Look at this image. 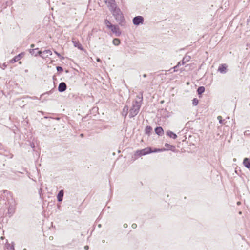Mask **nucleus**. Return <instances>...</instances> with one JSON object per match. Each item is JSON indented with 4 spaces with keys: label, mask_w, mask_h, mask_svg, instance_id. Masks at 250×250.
<instances>
[{
    "label": "nucleus",
    "mask_w": 250,
    "mask_h": 250,
    "mask_svg": "<svg viewBox=\"0 0 250 250\" xmlns=\"http://www.w3.org/2000/svg\"><path fill=\"white\" fill-rule=\"evenodd\" d=\"M143 101V93L141 96H137L135 101H133L132 105L129 111L130 118L135 117L139 113Z\"/></svg>",
    "instance_id": "nucleus-1"
},
{
    "label": "nucleus",
    "mask_w": 250,
    "mask_h": 250,
    "mask_svg": "<svg viewBox=\"0 0 250 250\" xmlns=\"http://www.w3.org/2000/svg\"><path fill=\"white\" fill-rule=\"evenodd\" d=\"M4 193L6 194L7 196V205L8 207V215L9 217H11L14 213L16 210L17 203L15 200L13 199L12 193L8 191H4Z\"/></svg>",
    "instance_id": "nucleus-2"
},
{
    "label": "nucleus",
    "mask_w": 250,
    "mask_h": 250,
    "mask_svg": "<svg viewBox=\"0 0 250 250\" xmlns=\"http://www.w3.org/2000/svg\"><path fill=\"white\" fill-rule=\"evenodd\" d=\"M112 1L113 2H114V0H112ZM111 6L112 7V14L115 18L116 21L120 25H123L125 23V21L121 10L119 8L116 7L114 3L111 4Z\"/></svg>",
    "instance_id": "nucleus-3"
},
{
    "label": "nucleus",
    "mask_w": 250,
    "mask_h": 250,
    "mask_svg": "<svg viewBox=\"0 0 250 250\" xmlns=\"http://www.w3.org/2000/svg\"><path fill=\"white\" fill-rule=\"evenodd\" d=\"M162 150V149H159L157 148H155L154 150H152L151 147H147L141 150L136 151L134 155L137 157H140L152 152H161Z\"/></svg>",
    "instance_id": "nucleus-4"
},
{
    "label": "nucleus",
    "mask_w": 250,
    "mask_h": 250,
    "mask_svg": "<svg viewBox=\"0 0 250 250\" xmlns=\"http://www.w3.org/2000/svg\"><path fill=\"white\" fill-rule=\"evenodd\" d=\"M52 55V52L50 50H45L43 51H39L37 54L35 55V56L38 55L40 56L42 58H47L49 56Z\"/></svg>",
    "instance_id": "nucleus-5"
},
{
    "label": "nucleus",
    "mask_w": 250,
    "mask_h": 250,
    "mask_svg": "<svg viewBox=\"0 0 250 250\" xmlns=\"http://www.w3.org/2000/svg\"><path fill=\"white\" fill-rule=\"evenodd\" d=\"M144 19L141 16H137L133 18L132 20L133 23L135 25L138 26L140 24H142L144 23Z\"/></svg>",
    "instance_id": "nucleus-6"
},
{
    "label": "nucleus",
    "mask_w": 250,
    "mask_h": 250,
    "mask_svg": "<svg viewBox=\"0 0 250 250\" xmlns=\"http://www.w3.org/2000/svg\"><path fill=\"white\" fill-rule=\"evenodd\" d=\"M109 29H110L113 33H115L117 36H119L121 34V32L119 31V28L117 25H111Z\"/></svg>",
    "instance_id": "nucleus-7"
},
{
    "label": "nucleus",
    "mask_w": 250,
    "mask_h": 250,
    "mask_svg": "<svg viewBox=\"0 0 250 250\" xmlns=\"http://www.w3.org/2000/svg\"><path fill=\"white\" fill-rule=\"evenodd\" d=\"M67 88L66 84L64 82H61L58 86V91L60 92H63L66 90Z\"/></svg>",
    "instance_id": "nucleus-8"
},
{
    "label": "nucleus",
    "mask_w": 250,
    "mask_h": 250,
    "mask_svg": "<svg viewBox=\"0 0 250 250\" xmlns=\"http://www.w3.org/2000/svg\"><path fill=\"white\" fill-rule=\"evenodd\" d=\"M227 65L223 64L219 66L218 70L222 74H225L227 72Z\"/></svg>",
    "instance_id": "nucleus-9"
},
{
    "label": "nucleus",
    "mask_w": 250,
    "mask_h": 250,
    "mask_svg": "<svg viewBox=\"0 0 250 250\" xmlns=\"http://www.w3.org/2000/svg\"><path fill=\"white\" fill-rule=\"evenodd\" d=\"M72 42L75 47H77L78 49H79L81 50H83V48L82 45L79 42V41L73 40L72 41Z\"/></svg>",
    "instance_id": "nucleus-10"
},
{
    "label": "nucleus",
    "mask_w": 250,
    "mask_h": 250,
    "mask_svg": "<svg viewBox=\"0 0 250 250\" xmlns=\"http://www.w3.org/2000/svg\"><path fill=\"white\" fill-rule=\"evenodd\" d=\"M155 132L159 136H162L164 134L163 129L160 126L156 127Z\"/></svg>",
    "instance_id": "nucleus-11"
},
{
    "label": "nucleus",
    "mask_w": 250,
    "mask_h": 250,
    "mask_svg": "<svg viewBox=\"0 0 250 250\" xmlns=\"http://www.w3.org/2000/svg\"><path fill=\"white\" fill-rule=\"evenodd\" d=\"M64 195V192L63 190L59 191L57 195V200L59 202H61L63 200V197Z\"/></svg>",
    "instance_id": "nucleus-12"
},
{
    "label": "nucleus",
    "mask_w": 250,
    "mask_h": 250,
    "mask_svg": "<svg viewBox=\"0 0 250 250\" xmlns=\"http://www.w3.org/2000/svg\"><path fill=\"white\" fill-rule=\"evenodd\" d=\"M191 59L190 56L186 55L181 62V65H184L187 62H188Z\"/></svg>",
    "instance_id": "nucleus-13"
},
{
    "label": "nucleus",
    "mask_w": 250,
    "mask_h": 250,
    "mask_svg": "<svg viewBox=\"0 0 250 250\" xmlns=\"http://www.w3.org/2000/svg\"><path fill=\"white\" fill-rule=\"evenodd\" d=\"M243 165L248 168H250V159L248 158H245L243 160Z\"/></svg>",
    "instance_id": "nucleus-14"
},
{
    "label": "nucleus",
    "mask_w": 250,
    "mask_h": 250,
    "mask_svg": "<svg viewBox=\"0 0 250 250\" xmlns=\"http://www.w3.org/2000/svg\"><path fill=\"white\" fill-rule=\"evenodd\" d=\"M22 55H23V54L22 53H21V54H19V55L16 56L11 60V62L14 63V62H15L18 61L19 60H20L21 58V57H22Z\"/></svg>",
    "instance_id": "nucleus-15"
},
{
    "label": "nucleus",
    "mask_w": 250,
    "mask_h": 250,
    "mask_svg": "<svg viewBox=\"0 0 250 250\" xmlns=\"http://www.w3.org/2000/svg\"><path fill=\"white\" fill-rule=\"evenodd\" d=\"M167 135L170 137V138L174 139H176L177 137V136L176 134H175L174 133L170 130H168L167 132Z\"/></svg>",
    "instance_id": "nucleus-16"
},
{
    "label": "nucleus",
    "mask_w": 250,
    "mask_h": 250,
    "mask_svg": "<svg viewBox=\"0 0 250 250\" xmlns=\"http://www.w3.org/2000/svg\"><path fill=\"white\" fill-rule=\"evenodd\" d=\"M128 113V107L127 106H125L122 112V115L125 118Z\"/></svg>",
    "instance_id": "nucleus-17"
},
{
    "label": "nucleus",
    "mask_w": 250,
    "mask_h": 250,
    "mask_svg": "<svg viewBox=\"0 0 250 250\" xmlns=\"http://www.w3.org/2000/svg\"><path fill=\"white\" fill-rule=\"evenodd\" d=\"M165 146L166 147H167V149H166V148L162 149V150L161 151H165V150H169V149L171 150L172 148L174 147V146H173L171 145H170L169 144H167V143H166L165 144Z\"/></svg>",
    "instance_id": "nucleus-18"
},
{
    "label": "nucleus",
    "mask_w": 250,
    "mask_h": 250,
    "mask_svg": "<svg viewBox=\"0 0 250 250\" xmlns=\"http://www.w3.org/2000/svg\"><path fill=\"white\" fill-rule=\"evenodd\" d=\"M205 91V87L204 86H200L197 89V92L199 95L202 94Z\"/></svg>",
    "instance_id": "nucleus-19"
},
{
    "label": "nucleus",
    "mask_w": 250,
    "mask_h": 250,
    "mask_svg": "<svg viewBox=\"0 0 250 250\" xmlns=\"http://www.w3.org/2000/svg\"><path fill=\"white\" fill-rule=\"evenodd\" d=\"M152 130V128L151 126H147L145 128V133L146 134H149Z\"/></svg>",
    "instance_id": "nucleus-20"
},
{
    "label": "nucleus",
    "mask_w": 250,
    "mask_h": 250,
    "mask_svg": "<svg viewBox=\"0 0 250 250\" xmlns=\"http://www.w3.org/2000/svg\"><path fill=\"white\" fill-rule=\"evenodd\" d=\"M112 42L114 45L117 46L120 43V40L118 38H115L113 39Z\"/></svg>",
    "instance_id": "nucleus-21"
},
{
    "label": "nucleus",
    "mask_w": 250,
    "mask_h": 250,
    "mask_svg": "<svg viewBox=\"0 0 250 250\" xmlns=\"http://www.w3.org/2000/svg\"><path fill=\"white\" fill-rule=\"evenodd\" d=\"M104 24H105L106 26L108 28H110V27H111V25H112L113 24H112L107 19L105 20L104 21Z\"/></svg>",
    "instance_id": "nucleus-22"
},
{
    "label": "nucleus",
    "mask_w": 250,
    "mask_h": 250,
    "mask_svg": "<svg viewBox=\"0 0 250 250\" xmlns=\"http://www.w3.org/2000/svg\"><path fill=\"white\" fill-rule=\"evenodd\" d=\"M181 65V62H179L176 66H175L174 67L171 68L169 70H171L172 69H173L174 72H177L178 70L177 68Z\"/></svg>",
    "instance_id": "nucleus-23"
},
{
    "label": "nucleus",
    "mask_w": 250,
    "mask_h": 250,
    "mask_svg": "<svg viewBox=\"0 0 250 250\" xmlns=\"http://www.w3.org/2000/svg\"><path fill=\"white\" fill-rule=\"evenodd\" d=\"M199 103V100L197 98H194L192 100V104L193 106H196Z\"/></svg>",
    "instance_id": "nucleus-24"
},
{
    "label": "nucleus",
    "mask_w": 250,
    "mask_h": 250,
    "mask_svg": "<svg viewBox=\"0 0 250 250\" xmlns=\"http://www.w3.org/2000/svg\"><path fill=\"white\" fill-rule=\"evenodd\" d=\"M38 50V48H35V49H31L29 50L30 53L32 55H34L37 54V52H36V50Z\"/></svg>",
    "instance_id": "nucleus-25"
},
{
    "label": "nucleus",
    "mask_w": 250,
    "mask_h": 250,
    "mask_svg": "<svg viewBox=\"0 0 250 250\" xmlns=\"http://www.w3.org/2000/svg\"><path fill=\"white\" fill-rule=\"evenodd\" d=\"M7 248L8 250H14V245H10V244H8L7 245Z\"/></svg>",
    "instance_id": "nucleus-26"
},
{
    "label": "nucleus",
    "mask_w": 250,
    "mask_h": 250,
    "mask_svg": "<svg viewBox=\"0 0 250 250\" xmlns=\"http://www.w3.org/2000/svg\"><path fill=\"white\" fill-rule=\"evenodd\" d=\"M217 119L219 120V122L220 124H223L224 121V120L222 119V118L221 116H218L217 117Z\"/></svg>",
    "instance_id": "nucleus-27"
},
{
    "label": "nucleus",
    "mask_w": 250,
    "mask_h": 250,
    "mask_svg": "<svg viewBox=\"0 0 250 250\" xmlns=\"http://www.w3.org/2000/svg\"><path fill=\"white\" fill-rule=\"evenodd\" d=\"M56 69L58 72H62L63 71L62 68L61 66H57Z\"/></svg>",
    "instance_id": "nucleus-28"
},
{
    "label": "nucleus",
    "mask_w": 250,
    "mask_h": 250,
    "mask_svg": "<svg viewBox=\"0 0 250 250\" xmlns=\"http://www.w3.org/2000/svg\"><path fill=\"white\" fill-rule=\"evenodd\" d=\"M132 227L134 229L136 228L137 227V225L136 224H133L132 225Z\"/></svg>",
    "instance_id": "nucleus-29"
},
{
    "label": "nucleus",
    "mask_w": 250,
    "mask_h": 250,
    "mask_svg": "<svg viewBox=\"0 0 250 250\" xmlns=\"http://www.w3.org/2000/svg\"><path fill=\"white\" fill-rule=\"evenodd\" d=\"M55 54H57V55L58 57H61V55H60L59 53H58L57 52L55 51Z\"/></svg>",
    "instance_id": "nucleus-30"
},
{
    "label": "nucleus",
    "mask_w": 250,
    "mask_h": 250,
    "mask_svg": "<svg viewBox=\"0 0 250 250\" xmlns=\"http://www.w3.org/2000/svg\"><path fill=\"white\" fill-rule=\"evenodd\" d=\"M84 249H85V250H88V246H84Z\"/></svg>",
    "instance_id": "nucleus-31"
},
{
    "label": "nucleus",
    "mask_w": 250,
    "mask_h": 250,
    "mask_svg": "<svg viewBox=\"0 0 250 250\" xmlns=\"http://www.w3.org/2000/svg\"><path fill=\"white\" fill-rule=\"evenodd\" d=\"M127 225L126 224H125L124 225V228H127Z\"/></svg>",
    "instance_id": "nucleus-32"
},
{
    "label": "nucleus",
    "mask_w": 250,
    "mask_h": 250,
    "mask_svg": "<svg viewBox=\"0 0 250 250\" xmlns=\"http://www.w3.org/2000/svg\"><path fill=\"white\" fill-rule=\"evenodd\" d=\"M30 46L31 48H34L35 46V45L34 44H32Z\"/></svg>",
    "instance_id": "nucleus-33"
},
{
    "label": "nucleus",
    "mask_w": 250,
    "mask_h": 250,
    "mask_svg": "<svg viewBox=\"0 0 250 250\" xmlns=\"http://www.w3.org/2000/svg\"><path fill=\"white\" fill-rule=\"evenodd\" d=\"M97 61L98 62H100L101 61L100 59V58H97Z\"/></svg>",
    "instance_id": "nucleus-34"
},
{
    "label": "nucleus",
    "mask_w": 250,
    "mask_h": 250,
    "mask_svg": "<svg viewBox=\"0 0 250 250\" xmlns=\"http://www.w3.org/2000/svg\"><path fill=\"white\" fill-rule=\"evenodd\" d=\"M143 77L146 78V74H144L143 75Z\"/></svg>",
    "instance_id": "nucleus-35"
},
{
    "label": "nucleus",
    "mask_w": 250,
    "mask_h": 250,
    "mask_svg": "<svg viewBox=\"0 0 250 250\" xmlns=\"http://www.w3.org/2000/svg\"><path fill=\"white\" fill-rule=\"evenodd\" d=\"M101 227V224H99L98 225V227L100 228Z\"/></svg>",
    "instance_id": "nucleus-36"
},
{
    "label": "nucleus",
    "mask_w": 250,
    "mask_h": 250,
    "mask_svg": "<svg viewBox=\"0 0 250 250\" xmlns=\"http://www.w3.org/2000/svg\"><path fill=\"white\" fill-rule=\"evenodd\" d=\"M49 238H50V240H51L53 238V237L52 236H50Z\"/></svg>",
    "instance_id": "nucleus-37"
},
{
    "label": "nucleus",
    "mask_w": 250,
    "mask_h": 250,
    "mask_svg": "<svg viewBox=\"0 0 250 250\" xmlns=\"http://www.w3.org/2000/svg\"><path fill=\"white\" fill-rule=\"evenodd\" d=\"M50 92H51V91H49V92H46V93H45V94H48V93H50Z\"/></svg>",
    "instance_id": "nucleus-38"
},
{
    "label": "nucleus",
    "mask_w": 250,
    "mask_h": 250,
    "mask_svg": "<svg viewBox=\"0 0 250 250\" xmlns=\"http://www.w3.org/2000/svg\"><path fill=\"white\" fill-rule=\"evenodd\" d=\"M233 161H236V159H235V158H234V159H233Z\"/></svg>",
    "instance_id": "nucleus-39"
}]
</instances>
